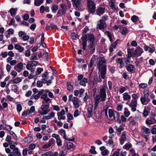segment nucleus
I'll use <instances>...</instances> for the list:
<instances>
[{
	"label": "nucleus",
	"instance_id": "obj_1",
	"mask_svg": "<svg viewBox=\"0 0 156 156\" xmlns=\"http://www.w3.org/2000/svg\"><path fill=\"white\" fill-rule=\"evenodd\" d=\"M107 89V86L104 85L100 89L99 94L97 95L95 97H94L95 109L97 107L100 101H104L105 100L106 96V91Z\"/></svg>",
	"mask_w": 156,
	"mask_h": 156
},
{
	"label": "nucleus",
	"instance_id": "obj_2",
	"mask_svg": "<svg viewBox=\"0 0 156 156\" xmlns=\"http://www.w3.org/2000/svg\"><path fill=\"white\" fill-rule=\"evenodd\" d=\"M106 61L104 58L101 57L99 58L98 63L97 65L100 72L101 76L102 79L105 78L107 70Z\"/></svg>",
	"mask_w": 156,
	"mask_h": 156
},
{
	"label": "nucleus",
	"instance_id": "obj_3",
	"mask_svg": "<svg viewBox=\"0 0 156 156\" xmlns=\"http://www.w3.org/2000/svg\"><path fill=\"white\" fill-rule=\"evenodd\" d=\"M143 92L144 96L141 97L140 101L142 105H146L150 101V99L148 98L149 96V91L147 90H145Z\"/></svg>",
	"mask_w": 156,
	"mask_h": 156
},
{
	"label": "nucleus",
	"instance_id": "obj_4",
	"mask_svg": "<svg viewBox=\"0 0 156 156\" xmlns=\"http://www.w3.org/2000/svg\"><path fill=\"white\" fill-rule=\"evenodd\" d=\"M88 9V11L90 14L94 13L95 11L96 5L92 0H87Z\"/></svg>",
	"mask_w": 156,
	"mask_h": 156
},
{
	"label": "nucleus",
	"instance_id": "obj_5",
	"mask_svg": "<svg viewBox=\"0 0 156 156\" xmlns=\"http://www.w3.org/2000/svg\"><path fill=\"white\" fill-rule=\"evenodd\" d=\"M49 106V103L44 105L43 107H41L40 108L41 112L39 111V113L42 115L47 114L50 111V110L48 109Z\"/></svg>",
	"mask_w": 156,
	"mask_h": 156
},
{
	"label": "nucleus",
	"instance_id": "obj_6",
	"mask_svg": "<svg viewBox=\"0 0 156 156\" xmlns=\"http://www.w3.org/2000/svg\"><path fill=\"white\" fill-rule=\"evenodd\" d=\"M82 37H81V39L82 40V49L83 50H85L86 47H87V35L86 34H82Z\"/></svg>",
	"mask_w": 156,
	"mask_h": 156
},
{
	"label": "nucleus",
	"instance_id": "obj_7",
	"mask_svg": "<svg viewBox=\"0 0 156 156\" xmlns=\"http://www.w3.org/2000/svg\"><path fill=\"white\" fill-rule=\"evenodd\" d=\"M137 104V100L132 99L131 100L129 106L131 108V110L132 112H135L136 111Z\"/></svg>",
	"mask_w": 156,
	"mask_h": 156
},
{
	"label": "nucleus",
	"instance_id": "obj_8",
	"mask_svg": "<svg viewBox=\"0 0 156 156\" xmlns=\"http://www.w3.org/2000/svg\"><path fill=\"white\" fill-rule=\"evenodd\" d=\"M96 26L98 29L102 30L106 28L107 25L105 22H104L101 20H99L97 22Z\"/></svg>",
	"mask_w": 156,
	"mask_h": 156
},
{
	"label": "nucleus",
	"instance_id": "obj_9",
	"mask_svg": "<svg viewBox=\"0 0 156 156\" xmlns=\"http://www.w3.org/2000/svg\"><path fill=\"white\" fill-rule=\"evenodd\" d=\"M105 8L104 6H99L96 11V14L100 16L103 14L105 12Z\"/></svg>",
	"mask_w": 156,
	"mask_h": 156
},
{
	"label": "nucleus",
	"instance_id": "obj_10",
	"mask_svg": "<svg viewBox=\"0 0 156 156\" xmlns=\"http://www.w3.org/2000/svg\"><path fill=\"white\" fill-rule=\"evenodd\" d=\"M143 52L144 51L143 49L140 47L138 46L136 48L135 50L133 51V55H136L138 56H140Z\"/></svg>",
	"mask_w": 156,
	"mask_h": 156
},
{
	"label": "nucleus",
	"instance_id": "obj_11",
	"mask_svg": "<svg viewBox=\"0 0 156 156\" xmlns=\"http://www.w3.org/2000/svg\"><path fill=\"white\" fill-rule=\"evenodd\" d=\"M38 63L36 61H30L26 66L27 69H30V68H32L33 66H37Z\"/></svg>",
	"mask_w": 156,
	"mask_h": 156
},
{
	"label": "nucleus",
	"instance_id": "obj_12",
	"mask_svg": "<svg viewBox=\"0 0 156 156\" xmlns=\"http://www.w3.org/2000/svg\"><path fill=\"white\" fill-rule=\"evenodd\" d=\"M74 107L75 108H78L80 106L79 103V99L76 97H73L72 100Z\"/></svg>",
	"mask_w": 156,
	"mask_h": 156
},
{
	"label": "nucleus",
	"instance_id": "obj_13",
	"mask_svg": "<svg viewBox=\"0 0 156 156\" xmlns=\"http://www.w3.org/2000/svg\"><path fill=\"white\" fill-rule=\"evenodd\" d=\"M76 7L78 9L80 8L81 4V0H72Z\"/></svg>",
	"mask_w": 156,
	"mask_h": 156
},
{
	"label": "nucleus",
	"instance_id": "obj_14",
	"mask_svg": "<svg viewBox=\"0 0 156 156\" xmlns=\"http://www.w3.org/2000/svg\"><path fill=\"white\" fill-rule=\"evenodd\" d=\"M129 121V124L132 126H134L136 124V121L132 116L129 117L128 119Z\"/></svg>",
	"mask_w": 156,
	"mask_h": 156
},
{
	"label": "nucleus",
	"instance_id": "obj_15",
	"mask_svg": "<svg viewBox=\"0 0 156 156\" xmlns=\"http://www.w3.org/2000/svg\"><path fill=\"white\" fill-rule=\"evenodd\" d=\"M115 128L116 131L117 132V134L119 135H120L121 132L124 129V128L122 125L120 126L119 127L115 126Z\"/></svg>",
	"mask_w": 156,
	"mask_h": 156
},
{
	"label": "nucleus",
	"instance_id": "obj_16",
	"mask_svg": "<svg viewBox=\"0 0 156 156\" xmlns=\"http://www.w3.org/2000/svg\"><path fill=\"white\" fill-rule=\"evenodd\" d=\"M126 133L125 132L122 133L121 139L120 140V144L121 145H122L125 140H126Z\"/></svg>",
	"mask_w": 156,
	"mask_h": 156
},
{
	"label": "nucleus",
	"instance_id": "obj_17",
	"mask_svg": "<svg viewBox=\"0 0 156 156\" xmlns=\"http://www.w3.org/2000/svg\"><path fill=\"white\" fill-rule=\"evenodd\" d=\"M58 132L61 136H63V138L64 139H66V133L64 129H59L58 131Z\"/></svg>",
	"mask_w": 156,
	"mask_h": 156
},
{
	"label": "nucleus",
	"instance_id": "obj_18",
	"mask_svg": "<svg viewBox=\"0 0 156 156\" xmlns=\"http://www.w3.org/2000/svg\"><path fill=\"white\" fill-rule=\"evenodd\" d=\"M88 40L90 42H94L95 38L93 34H90L88 35Z\"/></svg>",
	"mask_w": 156,
	"mask_h": 156
},
{
	"label": "nucleus",
	"instance_id": "obj_19",
	"mask_svg": "<svg viewBox=\"0 0 156 156\" xmlns=\"http://www.w3.org/2000/svg\"><path fill=\"white\" fill-rule=\"evenodd\" d=\"M23 64L22 62L19 63L16 66L14 67V69L15 70L17 71L18 72H20V71H18L17 69L21 70L23 68Z\"/></svg>",
	"mask_w": 156,
	"mask_h": 156
},
{
	"label": "nucleus",
	"instance_id": "obj_20",
	"mask_svg": "<svg viewBox=\"0 0 156 156\" xmlns=\"http://www.w3.org/2000/svg\"><path fill=\"white\" fill-rule=\"evenodd\" d=\"M15 48L18 50L19 52H22L24 50V48L23 47L18 45L16 44L15 45Z\"/></svg>",
	"mask_w": 156,
	"mask_h": 156
},
{
	"label": "nucleus",
	"instance_id": "obj_21",
	"mask_svg": "<svg viewBox=\"0 0 156 156\" xmlns=\"http://www.w3.org/2000/svg\"><path fill=\"white\" fill-rule=\"evenodd\" d=\"M105 34L107 35L110 41L112 42L113 41L112 39V37H113V35L110 33L108 31H106L105 32Z\"/></svg>",
	"mask_w": 156,
	"mask_h": 156
},
{
	"label": "nucleus",
	"instance_id": "obj_22",
	"mask_svg": "<svg viewBox=\"0 0 156 156\" xmlns=\"http://www.w3.org/2000/svg\"><path fill=\"white\" fill-rule=\"evenodd\" d=\"M94 42H90L88 48L91 50L92 53H93L95 51V48H93Z\"/></svg>",
	"mask_w": 156,
	"mask_h": 156
},
{
	"label": "nucleus",
	"instance_id": "obj_23",
	"mask_svg": "<svg viewBox=\"0 0 156 156\" xmlns=\"http://www.w3.org/2000/svg\"><path fill=\"white\" fill-rule=\"evenodd\" d=\"M133 69L134 66L132 65H130L126 67L127 70L131 73H134Z\"/></svg>",
	"mask_w": 156,
	"mask_h": 156
},
{
	"label": "nucleus",
	"instance_id": "obj_24",
	"mask_svg": "<svg viewBox=\"0 0 156 156\" xmlns=\"http://www.w3.org/2000/svg\"><path fill=\"white\" fill-rule=\"evenodd\" d=\"M80 81V84L83 86H86V83L87 82V79L85 77H84L82 80Z\"/></svg>",
	"mask_w": 156,
	"mask_h": 156
},
{
	"label": "nucleus",
	"instance_id": "obj_25",
	"mask_svg": "<svg viewBox=\"0 0 156 156\" xmlns=\"http://www.w3.org/2000/svg\"><path fill=\"white\" fill-rule=\"evenodd\" d=\"M44 0H35L34 4L36 6H40L44 2Z\"/></svg>",
	"mask_w": 156,
	"mask_h": 156
},
{
	"label": "nucleus",
	"instance_id": "obj_26",
	"mask_svg": "<svg viewBox=\"0 0 156 156\" xmlns=\"http://www.w3.org/2000/svg\"><path fill=\"white\" fill-rule=\"evenodd\" d=\"M33 140V138L31 136H28L25 138L24 140L25 142L26 143H29Z\"/></svg>",
	"mask_w": 156,
	"mask_h": 156
},
{
	"label": "nucleus",
	"instance_id": "obj_27",
	"mask_svg": "<svg viewBox=\"0 0 156 156\" xmlns=\"http://www.w3.org/2000/svg\"><path fill=\"white\" fill-rule=\"evenodd\" d=\"M17 11V9L11 8L9 10V12H10L11 16H13V15L16 14V12Z\"/></svg>",
	"mask_w": 156,
	"mask_h": 156
},
{
	"label": "nucleus",
	"instance_id": "obj_28",
	"mask_svg": "<svg viewBox=\"0 0 156 156\" xmlns=\"http://www.w3.org/2000/svg\"><path fill=\"white\" fill-rule=\"evenodd\" d=\"M58 9V6L55 5H53L51 7L52 11L54 13L56 12V11Z\"/></svg>",
	"mask_w": 156,
	"mask_h": 156
},
{
	"label": "nucleus",
	"instance_id": "obj_29",
	"mask_svg": "<svg viewBox=\"0 0 156 156\" xmlns=\"http://www.w3.org/2000/svg\"><path fill=\"white\" fill-rule=\"evenodd\" d=\"M13 152L15 154L16 156H19L21 155V153L18 150V148L17 147H15L13 150Z\"/></svg>",
	"mask_w": 156,
	"mask_h": 156
},
{
	"label": "nucleus",
	"instance_id": "obj_30",
	"mask_svg": "<svg viewBox=\"0 0 156 156\" xmlns=\"http://www.w3.org/2000/svg\"><path fill=\"white\" fill-rule=\"evenodd\" d=\"M128 88V87L126 86L125 87H121L119 89L120 94H122Z\"/></svg>",
	"mask_w": 156,
	"mask_h": 156
},
{
	"label": "nucleus",
	"instance_id": "obj_31",
	"mask_svg": "<svg viewBox=\"0 0 156 156\" xmlns=\"http://www.w3.org/2000/svg\"><path fill=\"white\" fill-rule=\"evenodd\" d=\"M123 98L124 100H128L130 99L131 96L130 95L128 94V93L126 92L123 94Z\"/></svg>",
	"mask_w": 156,
	"mask_h": 156
},
{
	"label": "nucleus",
	"instance_id": "obj_32",
	"mask_svg": "<svg viewBox=\"0 0 156 156\" xmlns=\"http://www.w3.org/2000/svg\"><path fill=\"white\" fill-rule=\"evenodd\" d=\"M114 118L115 121H118L120 116L119 114L117 112H115L114 113Z\"/></svg>",
	"mask_w": 156,
	"mask_h": 156
},
{
	"label": "nucleus",
	"instance_id": "obj_33",
	"mask_svg": "<svg viewBox=\"0 0 156 156\" xmlns=\"http://www.w3.org/2000/svg\"><path fill=\"white\" fill-rule=\"evenodd\" d=\"M66 12V11H65L62 10H59L57 12L58 16H61L65 14Z\"/></svg>",
	"mask_w": 156,
	"mask_h": 156
},
{
	"label": "nucleus",
	"instance_id": "obj_34",
	"mask_svg": "<svg viewBox=\"0 0 156 156\" xmlns=\"http://www.w3.org/2000/svg\"><path fill=\"white\" fill-rule=\"evenodd\" d=\"M131 20L134 23L136 22L137 20H139V19L137 16L136 15H133L131 17Z\"/></svg>",
	"mask_w": 156,
	"mask_h": 156
},
{
	"label": "nucleus",
	"instance_id": "obj_35",
	"mask_svg": "<svg viewBox=\"0 0 156 156\" xmlns=\"http://www.w3.org/2000/svg\"><path fill=\"white\" fill-rule=\"evenodd\" d=\"M142 129L144 131L143 132H144L146 134L150 133V129L148 128H147L145 126H143Z\"/></svg>",
	"mask_w": 156,
	"mask_h": 156
},
{
	"label": "nucleus",
	"instance_id": "obj_36",
	"mask_svg": "<svg viewBox=\"0 0 156 156\" xmlns=\"http://www.w3.org/2000/svg\"><path fill=\"white\" fill-rule=\"evenodd\" d=\"M60 7L62 9V10L66 12L67 10L66 5L64 3H62L60 5Z\"/></svg>",
	"mask_w": 156,
	"mask_h": 156
},
{
	"label": "nucleus",
	"instance_id": "obj_37",
	"mask_svg": "<svg viewBox=\"0 0 156 156\" xmlns=\"http://www.w3.org/2000/svg\"><path fill=\"white\" fill-rule=\"evenodd\" d=\"M87 113L88 114V117H91L93 115V112L92 109L91 108H89L87 109Z\"/></svg>",
	"mask_w": 156,
	"mask_h": 156
},
{
	"label": "nucleus",
	"instance_id": "obj_38",
	"mask_svg": "<svg viewBox=\"0 0 156 156\" xmlns=\"http://www.w3.org/2000/svg\"><path fill=\"white\" fill-rule=\"evenodd\" d=\"M21 81V79L19 77H16L12 80V82L14 83H18Z\"/></svg>",
	"mask_w": 156,
	"mask_h": 156
},
{
	"label": "nucleus",
	"instance_id": "obj_39",
	"mask_svg": "<svg viewBox=\"0 0 156 156\" xmlns=\"http://www.w3.org/2000/svg\"><path fill=\"white\" fill-rule=\"evenodd\" d=\"M53 152L51 151H49L46 152L44 154H42L41 156H52Z\"/></svg>",
	"mask_w": 156,
	"mask_h": 156
},
{
	"label": "nucleus",
	"instance_id": "obj_40",
	"mask_svg": "<svg viewBox=\"0 0 156 156\" xmlns=\"http://www.w3.org/2000/svg\"><path fill=\"white\" fill-rule=\"evenodd\" d=\"M109 6L112 9H115V3L112 1H110L109 2Z\"/></svg>",
	"mask_w": 156,
	"mask_h": 156
},
{
	"label": "nucleus",
	"instance_id": "obj_41",
	"mask_svg": "<svg viewBox=\"0 0 156 156\" xmlns=\"http://www.w3.org/2000/svg\"><path fill=\"white\" fill-rule=\"evenodd\" d=\"M67 90L69 91H70L73 89V86L71 85L70 82H68L67 83Z\"/></svg>",
	"mask_w": 156,
	"mask_h": 156
},
{
	"label": "nucleus",
	"instance_id": "obj_42",
	"mask_svg": "<svg viewBox=\"0 0 156 156\" xmlns=\"http://www.w3.org/2000/svg\"><path fill=\"white\" fill-rule=\"evenodd\" d=\"M116 62L120 64V68H122V59L121 58H119L116 59Z\"/></svg>",
	"mask_w": 156,
	"mask_h": 156
},
{
	"label": "nucleus",
	"instance_id": "obj_43",
	"mask_svg": "<svg viewBox=\"0 0 156 156\" xmlns=\"http://www.w3.org/2000/svg\"><path fill=\"white\" fill-rule=\"evenodd\" d=\"M108 20V16L107 15L105 14L101 17V19H100V20H101L105 22V21Z\"/></svg>",
	"mask_w": 156,
	"mask_h": 156
},
{
	"label": "nucleus",
	"instance_id": "obj_44",
	"mask_svg": "<svg viewBox=\"0 0 156 156\" xmlns=\"http://www.w3.org/2000/svg\"><path fill=\"white\" fill-rule=\"evenodd\" d=\"M30 113L29 112V110L28 109L27 110L24 111L22 113V116H26L27 115H29Z\"/></svg>",
	"mask_w": 156,
	"mask_h": 156
},
{
	"label": "nucleus",
	"instance_id": "obj_45",
	"mask_svg": "<svg viewBox=\"0 0 156 156\" xmlns=\"http://www.w3.org/2000/svg\"><path fill=\"white\" fill-rule=\"evenodd\" d=\"M54 122L57 123L58 125L60 127H61L62 126V123L61 121H58L55 118L54 120Z\"/></svg>",
	"mask_w": 156,
	"mask_h": 156
},
{
	"label": "nucleus",
	"instance_id": "obj_46",
	"mask_svg": "<svg viewBox=\"0 0 156 156\" xmlns=\"http://www.w3.org/2000/svg\"><path fill=\"white\" fill-rule=\"evenodd\" d=\"M10 133L13 137V138L15 140L17 139V136L14 132L12 131L10 132Z\"/></svg>",
	"mask_w": 156,
	"mask_h": 156
},
{
	"label": "nucleus",
	"instance_id": "obj_47",
	"mask_svg": "<svg viewBox=\"0 0 156 156\" xmlns=\"http://www.w3.org/2000/svg\"><path fill=\"white\" fill-rule=\"evenodd\" d=\"M95 147L94 146H92L91 147V149L90 150V152L93 154H96V151H95Z\"/></svg>",
	"mask_w": 156,
	"mask_h": 156
},
{
	"label": "nucleus",
	"instance_id": "obj_48",
	"mask_svg": "<svg viewBox=\"0 0 156 156\" xmlns=\"http://www.w3.org/2000/svg\"><path fill=\"white\" fill-rule=\"evenodd\" d=\"M124 114L125 115L126 117H128L130 115V112L128 110L127 108H125V111L124 112Z\"/></svg>",
	"mask_w": 156,
	"mask_h": 156
},
{
	"label": "nucleus",
	"instance_id": "obj_49",
	"mask_svg": "<svg viewBox=\"0 0 156 156\" xmlns=\"http://www.w3.org/2000/svg\"><path fill=\"white\" fill-rule=\"evenodd\" d=\"M109 151L107 149L104 150L103 151H102L101 153V154L103 156L107 155Z\"/></svg>",
	"mask_w": 156,
	"mask_h": 156
},
{
	"label": "nucleus",
	"instance_id": "obj_50",
	"mask_svg": "<svg viewBox=\"0 0 156 156\" xmlns=\"http://www.w3.org/2000/svg\"><path fill=\"white\" fill-rule=\"evenodd\" d=\"M133 50L131 48H128L127 49V52H128V55H130L131 57H132L133 55H133V51L132 52V51Z\"/></svg>",
	"mask_w": 156,
	"mask_h": 156
},
{
	"label": "nucleus",
	"instance_id": "obj_51",
	"mask_svg": "<svg viewBox=\"0 0 156 156\" xmlns=\"http://www.w3.org/2000/svg\"><path fill=\"white\" fill-rule=\"evenodd\" d=\"M43 69L42 68H39L37 69L36 72V74L37 75H38L40 74L41 72L43 71Z\"/></svg>",
	"mask_w": 156,
	"mask_h": 156
},
{
	"label": "nucleus",
	"instance_id": "obj_52",
	"mask_svg": "<svg viewBox=\"0 0 156 156\" xmlns=\"http://www.w3.org/2000/svg\"><path fill=\"white\" fill-rule=\"evenodd\" d=\"M18 87L15 85H12V89L11 90L14 91L15 92H17V88Z\"/></svg>",
	"mask_w": 156,
	"mask_h": 156
},
{
	"label": "nucleus",
	"instance_id": "obj_53",
	"mask_svg": "<svg viewBox=\"0 0 156 156\" xmlns=\"http://www.w3.org/2000/svg\"><path fill=\"white\" fill-rule=\"evenodd\" d=\"M16 109L17 112L19 113L21 111L22 109V107L21 106L20 104H19L17 105Z\"/></svg>",
	"mask_w": 156,
	"mask_h": 156
},
{
	"label": "nucleus",
	"instance_id": "obj_54",
	"mask_svg": "<svg viewBox=\"0 0 156 156\" xmlns=\"http://www.w3.org/2000/svg\"><path fill=\"white\" fill-rule=\"evenodd\" d=\"M73 144L71 142H69L67 143V148L68 149H70L72 148L73 146Z\"/></svg>",
	"mask_w": 156,
	"mask_h": 156
},
{
	"label": "nucleus",
	"instance_id": "obj_55",
	"mask_svg": "<svg viewBox=\"0 0 156 156\" xmlns=\"http://www.w3.org/2000/svg\"><path fill=\"white\" fill-rule=\"evenodd\" d=\"M114 111H112L111 109H109L108 110V115L109 117L110 118H111L112 117V115Z\"/></svg>",
	"mask_w": 156,
	"mask_h": 156
},
{
	"label": "nucleus",
	"instance_id": "obj_56",
	"mask_svg": "<svg viewBox=\"0 0 156 156\" xmlns=\"http://www.w3.org/2000/svg\"><path fill=\"white\" fill-rule=\"evenodd\" d=\"M50 99L48 98L47 97L45 99H44L42 101V103L43 104H44L45 103H48L50 101Z\"/></svg>",
	"mask_w": 156,
	"mask_h": 156
},
{
	"label": "nucleus",
	"instance_id": "obj_57",
	"mask_svg": "<svg viewBox=\"0 0 156 156\" xmlns=\"http://www.w3.org/2000/svg\"><path fill=\"white\" fill-rule=\"evenodd\" d=\"M71 37L73 39L76 40L77 39V35L74 32H73L71 34Z\"/></svg>",
	"mask_w": 156,
	"mask_h": 156
},
{
	"label": "nucleus",
	"instance_id": "obj_58",
	"mask_svg": "<svg viewBox=\"0 0 156 156\" xmlns=\"http://www.w3.org/2000/svg\"><path fill=\"white\" fill-rule=\"evenodd\" d=\"M122 105L121 104H119L117 105V109L118 111H121L122 107Z\"/></svg>",
	"mask_w": 156,
	"mask_h": 156
},
{
	"label": "nucleus",
	"instance_id": "obj_59",
	"mask_svg": "<svg viewBox=\"0 0 156 156\" xmlns=\"http://www.w3.org/2000/svg\"><path fill=\"white\" fill-rule=\"evenodd\" d=\"M50 146L51 145H53L55 143V140L53 139H51L49 140L48 142Z\"/></svg>",
	"mask_w": 156,
	"mask_h": 156
},
{
	"label": "nucleus",
	"instance_id": "obj_60",
	"mask_svg": "<svg viewBox=\"0 0 156 156\" xmlns=\"http://www.w3.org/2000/svg\"><path fill=\"white\" fill-rule=\"evenodd\" d=\"M145 123L147 125H151L153 124V121L151 119H147L146 120Z\"/></svg>",
	"mask_w": 156,
	"mask_h": 156
},
{
	"label": "nucleus",
	"instance_id": "obj_61",
	"mask_svg": "<svg viewBox=\"0 0 156 156\" xmlns=\"http://www.w3.org/2000/svg\"><path fill=\"white\" fill-rule=\"evenodd\" d=\"M128 31L126 27H123L122 30V35H125L127 33V31Z\"/></svg>",
	"mask_w": 156,
	"mask_h": 156
},
{
	"label": "nucleus",
	"instance_id": "obj_62",
	"mask_svg": "<svg viewBox=\"0 0 156 156\" xmlns=\"http://www.w3.org/2000/svg\"><path fill=\"white\" fill-rule=\"evenodd\" d=\"M11 137L10 136L8 135L7 136L6 139H5V141L8 142V143H12V141H11Z\"/></svg>",
	"mask_w": 156,
	"mask_h": 156
},
{
	"label": "nucleus",
	"instance_id": "obj_63",
	"mask_svg": "<svg viewBox=\"0 0 156 156\" xmlns=\"http://www.w3.org/2000/svg\"><path fill=\"white\" fill-rule=\"evenodd\" d=\"M35 53H34L31 56L30 60H36L37 59V55H35Z\"/></svg>",
	"mask_w": 156,
	"mask_h": 156
},
{
	"label": "nucleus",
	"instance_id": "obj_64",
	"mask_svg": "<svg viewBox=\"0 0 156 156\" xmlns=\"http://www.w3.org/2000/svg\"><path fill=\"white\" fill-rule=\"evenodd\" d=\"M37 86L38 87H41L43 86V83L41 81L38 80L37 83Z\"/></svg>",
	"mask_w": 156,
	"mask_h": 156
}]
</instances>
